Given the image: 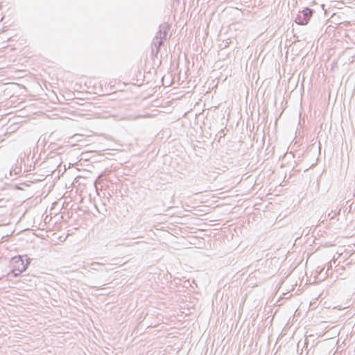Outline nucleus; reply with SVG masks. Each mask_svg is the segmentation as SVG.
Returning a JSON list of instances; mask_svg holds the SVG:
<instances>
[{
	"mask_svg": "<svg viewBox=\"0 0 355 355\" xmlns=\"http://www.w3.org/2000/svg\"><path fill=\"white\" fill-rule=\"evenodd\" d=\"M312 15V11L309 8H305L302 11L299 12L295 21L300 25L306 24Z\"/></svg>",
	"mask_w": 355,
	"mask_h": 355,
	"instance_id": "nucleus-2",
	"label": "nucleus"
},
{
	"mask_svg": "<svg viewBox=\"0 0 355 355\" xmlns=\"http://www.w3.org/2000/svg\"><path fill=\"white\" fill-rule=\"evenodd\" d=\"M28 266V263L22 259L21 257H15L11 261L12 272L15 276L24 272Z\"/></svg>",
	"mask_w": 355,
	"mask_h": 355,
	"instance_id": "nucleus-1",
	"label": "nucleus"
}]
</instances>
